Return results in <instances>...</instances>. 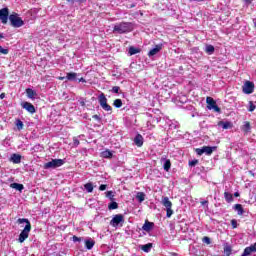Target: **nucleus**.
<instances>
[{
	"label": "nucleus",
	"instance_id": "393cba45",
	"mask_svg": "<svg viewBox=\"0 0 256 256\" xmlns=\"http://www.w3.org/2000/svg\"><path fill=\"white\" fill-rule=\"evenodd\" d=\"M205 52L208 55H213V53H215V47L213 45H206Z\"/></svg>",
	"mask_w": 256,
	"mask_h": 256
},
{
	"label": "nucleus",
	"instance_id": "72a5a7b5",
	"mask_svg": "<svg viewBox=\"0 0 256 256\" xmlns=\"http://www.w3.org/2000/svg\"><path fill=\"white\" fill-rule=\"evenodd\" d=\"M139 52H140V50L138 48H135L133 46H131L129 48V55H137V53H139Z\"/></svg>",
	"mask_w": 256,
	"mask_h": 256
},
{
	"label": "nucleus",
	"instance_id": "2eb2a0df",
	"mask_svg": "<svg viewBox=\"0 0 256 256\" xmlns=\"http://www.w3.org/2000/svg\"><path fill=\"white\" fill-rule=\"evenodd\" d=\"M241 131H243L244 135H247L251 132V123L248 121L244 122L243 126L241 127Z\"/></svg>",
	"mask_w": 256,
	"mask_h": 256
},
{
	"label": "nucleus",
	"instance_id": "cd10ccee",
	"mask_svg": "<svg viewBox=\"0 0 256 256\" xmlns=\"http://www.w3.org/2000/svg\"><path fill=\"white\" fill-rule=\"evenodd\" d=\"M151 247H153V244L148 243L146 245H142L141 249H142V251H144V253H149V251H151Z\"/></svg>",
	"mask_w": 256,
	"mask_h": 256
},
{
	"label": "nucleus",
	"instance_id": "a878e982",
	"mask_svg": "<svg viewBox=\"0 0 256 256\" xmlns=\"http://www.w3.org/2000/svg\"><path fill=\"white\" fill-rule=\"evenodd\" d=\"M102 157L104 159H111V157H113V152L112 151H109V150H106V151H103L101 153Z\"/></svg>",
	"mask_w": 256,
	"mask_h": 256
},
{
	"label": "nucleus",
	"instance_id": "0eeeda50",
	"mask_svg": "<svg viewBox=\"0 0 256 256\" xmlns=\"http://www.w3.org/2000/svg\"><path fill=\"white\" fill-rule=\"evenodd\" d=\"M123 223H125V216H123V214L114 215L112 220L110 221L111 227H117L118 225H121L122 227Z\"/></svg>",
	"mask_w": 256,
	"mask_h": 256
},
{
	"label": "nucleus",
	"instance_id": "37998d69",
	"mask_svg": "<svg viewBox=\"0 0 256 256\" xmlns=\"http://www.w3.org/2000/svg\"><path fill=\"white\" fill-rule=\"evenodd\" d=\"M120 90H121V88L119 86H114L112 88V93H119Z\"/></svg>",
	"mask_w": 256,
	"mask_h": 256
},
{
	"label": "nucleus",
	"instance_id": "ddd939ff",
	"mask_svg": "<svg viewBox=\"0 0 256 256\" xmlns=\"http://www.w3.org/2000/svg\"><path fill=\"white\" fill-rule=\"evenodd\" d=\"M22 107H23V109L28 111V113H31V114L35 113V106H33V104H31L29 102L22 103Z\"/></svg>",
	"mask_w": 256,
	"mask_h": 256
},
{
	"label": "nucleus",
	"instance_id": "c9c22d12",
	"mask_svg": "<svg viewBox=\"0 0 256 256\" xmlns=\"http://www.w3.org/2000/svg\"><path fill=\"white\" fill-rule=\"evenodd\" d=\"M16 127H17L18 131H21V129H23V121L17 120Z\"/></svg>",
	"mask_w": 256,
	"mask_h": 256
},
{
	"label": "nucleus",
	"instance_id": "f3484780",
	"mask_svg": "<svg viewBox=\"0 0 256 256\" xmlns=\"http://www.w3.org/2000/svg\"><path fill=\"white\" fill-rule=\"evenodd\" d=\"M204 153L206 155H211L213 153V151L217 150V146H204Z\"/></svg>",
	"mask_w": 256,
	"mask_h": 256
},
{
	"label": "nucleus",
	"instance_id": "4d7b16f0",
	"mask_svg": "<svg viewBox=\"0 0 256 256\" xmlns=\"http://www.w3.org/2000/svg\"><path fill=\"white\" fill-rule=\"evenodd\" d=\"M207 203H208L207 201L201 202L202 205H207Z\"/></svg>",
	"mask_w": 256,
	"mask_h": 256
},
{
	"label": "nucleus",
	"instance_id": "de8ad7c7",
	"mask_svg": "<svg viewBox=\"0 0 256 256\" xmlns=\"http://www.w3.org/2000/svg\"><path fill=\"white\" fill-rule=\"evenodd\" d=\"M72 240H73L74 243L81 242V238H79L77 236H73Z\"/></svg>",
	"mask_w": 256,
	"mask_h": 256
},
{
	"label": "nucleus",
	"instance_id": "49530a36",
	"mask_svg": "<svg viewBox=\"0 0 256 256\" xmlns=\"http://www.w3.org/2000/svg\"><path fill=\"white\" fill-rule=\"evenodd\" d=\"M96 121H98V123H101V116L95 114L92 116Z\"/></svg>",
	"mask_w": 256,
	"mask_h": 256
},
{
	"label": "nucleus",
	"instance_id": "1a4fd4ad",
	"mask_svg": "<svg viewBox=\"0 0 256 256\" xmlns=\"http://www.w3.org/2000/svg\"><path fill=\"white\" fill-rule=\"evenodd\" d=\"M242 91L245 95H251L255 91V84L251 81H246L242 86Z\"/></svg>",
	"mask_w": 256,
	"mask_h": 256
},
{
	"label": "nucleus",
	"instance_id": "bb28decb",
	"mask_svg": "<svg viewBox=\"0 0 256 256\" xmlns=\"http://www.w3.org/2000/svg\"><path fill=\"white\" fill-rule=\"evenodd\" d=\"M234 210L237 211L238 215H243V213H245V211L243 210V206L241 204H236L234 206Z\"/></svg>",
	"mask_w": 256,
	"mask_h": 256
},
{
	"label": "nucleus",
	"instance_id": "ea45409f",
	"mask_svg": "<svg viewBox=\"0 0 256 256\" xmlns=\"http://www.w3.org/2000/svg\"><path fill=\"white\" fill-rule=\"evenodd\" d=\"M203 242H204V243H207V245H211V238L205 236V237L203 238Z\"/></svg>",
	"mask_w": 256,
	"mask_h": 256
},
{
	"label": "nucleus",
	"instance_id": "6e6552de",
	"mask_svg": "<svg viewBox=\"0 0 256 256\" xmlns=\"http://www.w3.org/2000/svg\"><path fill=\"white\" fill-rule=\"evenodd\" d=\"M207 108L211 111H215V113H221V108L217 106V102L212 97L206 98Z\"/></svg>",
	"mask_w": 256,
	"mask_h": 256
},
{
	"label": "nucleus",
	"instance_id": "a211bd4d",
	"mask_svg": "<svg viewBox=\"0 0 256 256\" xmlns=\"http://www.w3.org/2000/svg\"><path fill=\"white\" fill-rule=\"evenodd\" d=\"M10 161L15 164L21 163V155L20 154H12L10 157Z\"/></svg>",
	"mask_w": 256,
	"mask_h": 256
},
{
	"label": "nucleus",
	"instance_id": "dca6fc26",
	"mask_svg": "<svg viewBox=\"0 0 256 256\" xmlns=\"http://www.w3.org/2000/svg\"><path fill=\"white\" fill-rule=\"evenodd\" d=\"M134 143L137 147H143V136L141 134L136 135L134 138Z\"/></svg>",
	"mask_w": 256,
	"mask_h": 256
},
{
	"label": "nucleus",
	"instance_id": "39448f33",
	"mask_svg": "<svg viewBox=\"0 0 256 256\" xmlns=\"http://www.w3.org/2000/svg\"><path fill=\"white\" fill-rule=\"evenodd\" d=\"M98 103H99L100 107H102V109L104 111H113V108L111 107V105H109L107 103V97L105 96L104 93H101L98 96Z\"/></svg>",
	"mask_w": 256,
	"mask_h": 256
},
{
	"label": "nucleus",
	"instance_id": "6e6d98bb",
	"mask_svg": "<svg viewBox=\"0 0 256 256\" xmlns=\"http://www.w3.org/2000/svg\"><path fill=\"white\" fill-rule=\"evenodd\" d=\"M234 197H239V192H235Z\"/></svg>",
	"mask_w": 256,
	"mask_h": 256
},
{
	"label": "nucleus",
	"instance_id": "052dcab7",
	"mask_svg": "<svg viewBox=\"0 0 256 256\" xmlns=\"http://www.w3.org/2000/svg\"><path fill=\"white\" fill-rule=\"evenodd\" d=\"M190 1H198V2H201V1H203V0H190Z\"/></svg>",
	"mask_w": 256,
	"mask_h": 256
},
{
	"label": "nucleus",
	"instance_id": "412c9836",
	"mask_svg": "<svg viewBox=\"0 0 256 256\" xmlns=\"http://www.w3.org/2000/svg\"><path fill=\"white\" fill-rule=\"evenodd\" d=\"M161 161L164 162L163 164L164 171H169L171 169V160L164 158V159H161Z\"/></svg>",
	"mask_w": 256,
	"mask_h": 256
},
{
	"label": "nucleus",
	"instance_id": "c85d7f7f",
	"mask_svg": "<svg viewBox=\"0 0 256 256\" xmlns=\"http://www.w3.org/2000/svg\"><path fill=\"white\" fill-rule=\"evenodd\" d=\"M136 199L139 201V203H143V201H145V193L138 192L136 195Z\"/></svg>",
	"mask_w": 256,
	"mask_h": 256
},
{
	"label": "nucleus",
	"instance_id": "f257e3e1",
	"mask_svg": "<svg viewBox=\"0 0 256 256\" xmlns=\"http://www.w3.org/2000/svg\"><path fill=\"white\" fill-rule=\"evenodd\" d=\"M17 223H19V225L26 223L18 238L19 243H25V240L29 238V233H31V222H29L27 218H19Z\"/></svg>",
	"mask_w": 256,
	"mask_h": 256
},
{
	"label": "nucleus",
	"instance_id": "3c124183",
	"mask_svg": "<svg viewBox=\"0 0 256 256\" xmlns=\"http://www.w3.org/2000/svg\"><path fill=\"white\" fill-rule=\"evenodd\" d=\"M87 81L85 80V78H80L79 79V83H86Z\"/></svg>",
	"mask_w": 256,
	"mask_h": 256
},
{
	"label": "nucleus",
	"instance_id": "09e8293b",
	"mask_svg": "<svg viewBox=\"0 0 256 256\" xmlns=\"http://www.w3.org/2000/svg\"><path fill=\"white\" fill-rule=\"evenodd\" d=\"M105 189H107V185H105V184L100 185V187H99L100 191H105Z\"/></svg>",
	"mask_w": 256,
	"mask_h": 256
},
{
	"label": "nucleus",
	"instance_id": "f704fd0d",
	"mask_svg": "<svg viewBox=\"0 0 256 256\" xmlns=\"http://www.w3.org/2000/svg\"><path fill=\"white\" fill-rule=\"evenodd\" d=\"M255 109H256V106H255V104L253 103V101H249V103H248V111H249L250 113H253V111H255Z\"/></svg>",
	"mask_w": 256,
	"mask_h": 256
},
{
	"label": "nucleus",
	"instance_id": "c03bdc74",
	"mask_svg": "<svg viewBox=\"0 0 256 256\" xmlns=\"http://www.w3.org/2000/svg\"><path fill=\"white\" fill-rule=\"evenodd\" d=\"M231 225H232V228L233 229H237V220H235V219H233V220H231Z\"/></svg>",
	"mask_w": 256,
	"mask_h": 256
},
{
	"label": "nucleus",
	"instance_id": "9b49d317",
	"mask_svg": "<svg viewBox=\"0 0 256 256\" xmlns=\"http://www.w3.org/2000/svg\"><path fill=\"white\" fill-rule=\"evenodd\" d=\"M252 253H256V243L246 247L241 256H249Z\"/></svg>",
	"mask_w": 256,
	"mask_h": 256
},
{
	"label": "nucleus",
	"instance_id": "9d476101",
	"mask_svg": "<svg viewBox=\"0 0 256 256\" xmlns=\"http://www.w3.org/2000/svg\"><path fill=\"white\" fill-rule=\"evenodd\" d=\"M0 21L3 25H7V21H9V8L0 9Z\"/></svg>",
	"mask_w": 256,
	"mask_h": 256
},
{
	"label": "nucleus",
	"instance_id": "4c0bfd02",
	"mask_svg": "<svg viewBox=\"0 0 256 256\" xmlns=\"http://www.w3.org/2000/svg\"><path fill=\"white\" fill-rule=\"evenodd\" d=\"M198 163H199V160H192V161H189V166L195 167V165H197Z\"/></svg>",
	"mask_w": 256,
	"mask_h": 256
},
{
	"label": "nucleus",
	"instance_id": "5fc2aeb1",
	"mask_svg": "<svg viewBox=\"0 0 256 256\" xmlns=\"http://www.w3.org/2000/svg\"><path fill=\"white\" fill-rule=\"evenodd\" d=\"M58 79H59L60 81H64V79H67V77H61V76H60Z\"/></svg>",
	"mask_w": 256,
	"mask_h": 256
},
{
	"label": "nucleus",
	"instance_id": "7ed1b4c3",
	"mask_svg": "<svg viewBox=\"0 0 256 256\" xmlns=\"http://www.w3.org/2000/svg\"><path fill=\"white\" fill-rule=\"evenodd\" d=\"M9 21L12 27L19 28L23 27L25 25V22L21 17H19V14L13 13L9 16Z\"/></svg>",
	"mask_w": 256,
	"mask_h": 256
},
{
	"label": "nucleus",
	"instance_id": "680f3d73",
	"mask_svg": "<svg viewBox=\"0 0 256 256\" xmlns=\"http://www.w3.org/2000/svg\"><path fill=\"white\" fill-rule=\"evenodd\" d=\"M173 256H177V254H176V253H174V254H173Z\"/></svg>",
	"mask_w": 256,
	"mask_h": 256
},
{
	"label": "nucleus",
	"instance_id": "5701e85b",
	"mask_svg": "<svg viewBox=\"0 0 256 256\" xmlns=\"http://www.w3.org/2000/svg\"><path fill=\"white\" fill-rule=\"evenodd\" d=\"M67 81H77V73L75 72H69L66 75Z\"/></svg>",
	"mask_w": 256,
	"mask_h": 256
},
{
	"label": "nucleus",
	"instance_id": "864d4df0",
	"mask_svg": "<svg viewBox=\"0 0 256 256\" xmlns=\"http://www.w3.org/2000/svg\"><path fill=\"white\" fill-rule=\"evenodd\" d=\"M76 1H79V0H68V3H76Z\"/></svg>",
	"mask_w": 256,
	"mask_h": 256
},
{
	"label": "nucleus",
	"instance_id": "6ab92c4d",
	"mask_svg": "<svg viewBox=\"0 0 256 256\" xmlns=\"http://www.w3.org/2000/svg\"><path fill=\"white\" fill-rule=\"evenodd\" d=\"M85 247H86V249H88V251H91V249H93V247H95V241L92 239L85 240Z\"/></svg>",
	"mask_w": 256,
	"mask_h": 256
},
{
	"label": "nucleus",
	"instance_id": "e433bc0d",
	"mask_svg": "<svg viewBox=\"0 0 256 256\" xmlns=\"http://www.w3.org/2000/svg\"><path fill=\"white\" fill-rule=\"evenodd\" d=\"M0 53H2V55H7L9 54V49L0 46Z\"/></svg>",
	"mask_w": 256,
	"mask_h": 256
},
{
	"label": "nucleus",
	"instance_id": "a19ab883",
	"mask_svg": "<svg viewBox=\"0 0 256 256\" xmlns=\"http://www.w3.org/2000/svg\"><path fill=\"white\" fill-rule=\"evenodd\" d=\"M196 153L197 155H203V153H205L204 148L202 147V148L196 149Z\"/></svg>",
	"mask_w": 256,
	"mask_h": 256
},
{
	"label": "nucleus",
	"instance_id": "2f4dec72",
	"mask_svg": "<svg viewBox=\"0 0 256 256\" xmlns=\"http://www.w3.org/2000/svg\"><path fill=\"white\" fill-rule=\"evenodd\" d=\"M113 105H114V107H116L117 109H120V107H123V101H121V99H116V100H114Z\"/></svg>",
	"mask_w": 256,
	"mask_h": 256
},
{
	"label": "nucleus",
	"instance_id": "13d9d810",
	"mask_svg": "<svg viewBox=\"0 0 256 256\" xmlns=\"http://www.w3.org/2000/svg\"><path fill=\"white\" fill-rule=\"evenodd\" d=\"M3 90V84L0 83V91Z\"/></svg>",
	"mask_w": 256,
	"mask_h": 256
},
{
	"label": "nucleus",
	"instance_id": "a18cd8bd",
	"mask_svg": "<svg viewBox=\"0 0 256 256\" xmlns=\"http://www.w3.org/2000/svg\"><path fill=\"white\" fill-rule=\"evenodd\" d=\"M79 143H80V142H79V139H77V138H74V139H73V146H74V147H79Z\"/></svg>",
	"mask_w": 256,
	"mask_h": 256
},
{
	"label": "nucleus",
	"instance_id": "603ef678",
	"mask_svg": "<svg viewBox=\"0 0 256 256\" xmlns=\"http://www.w3.org/2000/svg\"><path fill=\"white\" fill-rule=\"evenodd\" d=\"M0 99H5V93L0 94Z\"/></svg>",
	"mask_w": 256,
	"mask_h": 256
},
{
	"label": "nucleus",
	"instance_id": "473e14b6",
	"mask_svg": "<svg viewBox=\"0 0 256 256\" xmlns=\"http://www.w3.org/2000/svg\"><path fill=\"white\" fill-rule=\"evenodd\" d=\"M108 209H109L110 211L115 210V209H119V204H117V202H111V203L108 205Z\"/></svg>",
	"mask_w": 256,
	"mask_h": 256
},
{
	"label": "nucleus",
	"instance_id": "b1692460",
	"mask_svg": "<svg viewBox=\"0 0 256 256\" xmlns=\"http://www.w3.org/2000/svg\"><path fill=\"white\" fill-rule=\"evenodd\" d=\"M218 125L219 127H222V129H231V127H233V124H231V122H224V121H220Z\"/></svg>",
	"mask_w": 256,
	"mask_h": 256
},
{
	"label": "nucleus",
	"instance_id": "8fccbe9b",
	"mask_svg": "<svg viewBox=\"0 0 256 256\" xmlns=\"http://www.w3.org/2000/svg\"><path fill=\"white\" fill-rule=\"evenodd\" d=\"M244 2L246 3V5H251L253 3V0H244Z\"/></svg>",
	"mask_w": 256,
	"mask_h": 256
},
{
	"label": "nucleus",
	"instance_id": "7c9ffc66",
	"mask_svg": "<svg viewBox=\"0 0 256 256\" xmlns=\"http://www.w3.org/2000/svg\"><path fill=\"white\" fill-rule=\"evenodd\" d=\"M224 197H225V200L227 201V203H231L233 201V194H231L229 192H225Z\"/></svg>",
	"mask_w": 256,
	"mask_h": 256
},
{
	"label": "nucleus",
	"instance_id": "4468645a",
	"mask_svg": "<svg viewBox=\"0 0 256 256\" xmlns=\"http://www.w3.org/2000/svg\"><path fill=\"white\" fill-rule=\"evenodd\" d=\"M153 227H155V224L153 222H149V220H146L144 225L142 226L143 231H146V233H149Z\"/></svg>",
	"mask_w": 256,
	"mask_h": 256
},
{
	"label": "nucleus",
	"instance_id": "4be33fe9",
	"mask_svg": "<svg viewBox=\"0 0 256 256\" xmlns=\"http://www.w3.org/2000/svg\"><path fill=\"white\" fill-rule=\"evenodd\" d=\"M11 189H16V191H23V189H25V186H23V184H19V183H12L10 184Z\"/></svg>",
	"mask_w": 256,
	"mask_h": 256
},
{
	"label": "nucleus",
	"instance_id": "aec40b11",
	"mask_svg": "<svg viewBox=\"0 0 256 256\" xmlns=\"http://www.w3.org/2000/svg\"><path fill=\"white\" fill-rule=\"evenodd\" d=\"M26 94L29 99H35L37 92L31 88L26 89Z\"/></svg>",
	"mask_w": 256,
	"mask_h": 256
},
{
	"label": "nucleus",
	"instance_id": "c756f323",
	"mask_svg": "<svg viewBox=\"0 0 256 256\" xmlns=\"http://www.w3.org/2000/svg\"><path fill=\"white\" fill-rule=\"evenodd\" d=\"M87 193H93V183L89 182L84 185Z\"/></svg>",
	"mask_w": 256,
	"mask_h": 256
},
{
	"label": "nucleus",
	"instance_id": "f8f14e48",
	"mask_svg": "<svg viewBox=\"0 0 256 256\" xmlns=\"http://www.w3.org/2000/svg\"><path fill=\"white\" fill-rule=\"evenodd\" d=\"M161 49H163V44L156 45L153 49H151L148 52V57H153V56L157 55V53H159V51H161Z\"/></svg>",
	"mask_w": 256,
	"mask_h": 256
},
{
	"label": "nucleus",
	"instance_id": "79ce46f5",
	"mask_svg": "<svg viewBox=\"0 0 256 256\" xmlns=\"http://www.w3.org/2000/svg\"><path fill=\"white\" fill-rule=\"evenodd\" d=\"M224 251H225V253H228V255H230V253H231V246L226 245V246L224 247Z\"/></svg>",
	"mask_w": 256,
	"mask_h": 256
},
{
	"label": "nucleus",
	"instance_id": "423d86ee",
	"mask_svg": "<svg viewBox=\"0 0 256 256\" xmlns=\"http://www.w3.org/2000/svg\"><path fill=\"white\" fill-rule=\"evenodd\" d=\"M161 203L166 208V217L170 218L173 215V203L169 201V197H163Z\"/></svg>",
	"mask_w": 256,
	"mask_h": 256
},
{
	"label": "nucleus",
	"instance_id": "bf43d9fd",
	"mask_svg": "<svg viewBox=\"0 0 256 256\" xmlns=\"http://www.w3.org/2000/svg\"><path fill=\"white\" fill-rule=\"evenodd\" d=\"M5 36H3L2 33H0V39H3Z\"/></svg>",
	"mask_w": 256,
	"mask_h": 256
},
{
	"label": "nucleus",
	"instance_id": "20e7f679",
	"mask_svg": "<svg viewBox=\"0 0 256 256\" xmlns=\"http://www.w3.org/2000/svg\"><path fill=\"white\" fill-rule=\"evenodd\" d=\"M65 165V160L63 159H52L50 162L44 164V169H57Z\"/></svg>",
	"mask_w": 256,
	"mask_h": 256
},
{
	"label": "nucleus",
	"instance_id": "f03ea898",
	"mask_svg": "<svg viewBox=\"0 0 256 256\" xmlns=\"http://www.w3.org/2000/svg\"><path fill=\"white\" fill-rule=\"evenodd\" d=\"M131 31H133V24L130 22H120L113 27V33H118L119 35L131 33Z\"/></svg>",
	"mask_w": 256,
	"mask_h": 256
},
{
	"label": "nucleus",
	"instance_id": "58836bf2",
	"mask_svg": "<svg viewBox=\"0 0 256 256\" xmlns=\"http://www.w3.org/2000/svg\"><path fill=\"white\" fill-rule=\"evenodd\" d=\"M106 197H108L109 199H111V201H113V197H114L113 191L106 192Z\"/></svg>",
	"mask_w": 256,
	"mask_h": 256
}]
</instances>
